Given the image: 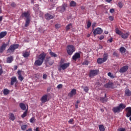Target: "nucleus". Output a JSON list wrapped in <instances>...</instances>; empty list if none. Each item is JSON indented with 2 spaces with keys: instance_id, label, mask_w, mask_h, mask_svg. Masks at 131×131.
<instances>
[{
  "instance_id": "obj_1",
  "label": "nucleus",
  "mask_w": 131,
  "mask_h": 131,
  "mask_svg": "<svg viewBox=\"0 0 131 131\" xmlns=\"http://www.w3.org/2000/svg\"><path fill=\"white\" fill-rule=\"evenodd\" d=\"M46 56H47V54L45 53H41L39 55L38 59L35 61L34 65L35 66H41L42 63H43V60L46 59Z\"/></svg>"
},
{
  "instance_id": "obj_2",
  "label": "nucleus",
  "mask_w": 131,
  "mask_h": 131,
  "mask_svg": "<svg viewBox=\"0 0 131 131\" xmlns=\"http://www.w3.org/2000/svg\"><path fill=\"white\" fill-rule=\"evenodd\" d=\"M108 59V53H104L103 54V58H99L97 60L98 64H103L104 62H106Z\"/></svg>"
},
{
  "instance_id": "obj_3",
  "label": "nucleus",
  "mask_w": 131,
  "mask_h": 131,
  "mask_svg": "<svg viewBox=\"0 0 131 131\" xmlns=\"http://www.w3.org/2000/svg\"><path fill=\"white\" fill-rule=\"evenodd\" d=\"M67 51L69 56H71L75 52V47L73 45H68L67 47Z\"/></svg>"
},
{
  "instance_id": "obj_4",
  "label": "nucleus",
  "mask_w": 131,
  "mask_h": 131,
  "mask_svg": "<svg viewBox=\"0 0 131 131\" xmlns=\"http://www.w3.org/2000/svg\"><path fill=\"white\" fill-rule=\"evenodd\" d=\"M99 74L98 70H91L89 72V76L91 78H94L95 76Z\"/></svg>"
},
{
  "instance_id": "obj_5",
  "label": "nucleus",
  "mask_w": 131,
  "mask_h": 131,
  "mask_svg": "<svg viewBox=\"0 0 131 131\" xmlns=\"http://www.w3.org/2000/svg\"><path fill=\"white\" fill-rule=\"evenodd\" d=\"M18 48H19V45L18 44H13L10 46L7 50V53H14L15 52V50H16Z\"/></svg>"
},
{
  "instance_id": "obj_6",
  "label": "nucleus",
  "mask_w": 131,
  "mask_h": 131,
  "mask_svg": "<svg viewBox=\"0 0 131 131\" xmlns=\"http://www.w3.org/2000/svg\"><path fill=\"white\" fill-rule=\"evenodd\" d=\"M70 66V63L67 62V63H64L63 64H61L60 65V68H58V70L60 71V70H66L67 69L68 67H69Z\"/></svg>"
},
{
  "instance_id": "obj_7",
  "label": "nucleus",
  "mask_w": 131,
  "mask_h": 131,
  "mask_svg": "<svg viewBox=\"0 0 131 131\" xmlns=\"http://www.w3.org/2000/svg\"><path fill=\"white\" fill-rule=\"evenodd\" d=\"M103 33V30L101 28H97L93 31L94 36H96L97 35L102 34Z\"/></svg>"
},
{
  "instance_id": "obj_8",
  "label": "nucleus",
  "mask_w": 131,
  "mask_h": 131,
  "mask_svg": "<svg viewBox=\"0 0 131 131\" xmlns=\"http://www.w3.org/2000/svg\"><path fill=\"white\" fill-rule=\"evenodd\" d=\"M21 17L22 18H26V19H30V13H29V11H27L26 12H23L21 15Z\"/></svg>"
},
{
  "instance_id": "obj_9",
  "label": "nucleus",
  "mask_w": 131,
  "mask_h": 131,
  "mask_svg": "<svg viewBox=\"0 0 131 131\" xmlns=\"http://www.w3.org/2000/svg\"><path fill=\"white\" fill-rule=\"evenodd\" d=\"M128 70V66H124L120 69L119 72H120V73H124V72H126Z\"/></svg>"
},
{
  "instance_id": "obj_10",
  "label": "nucleus",
  "mask_w": 131,
  "mask_h": 131,
  "mask_svg": "<svg viewBox=\"0 0 131 131\" xmlns=\"http://www.w3.org/2000/svg\"><path fill=\"white\" fill-rule=\"evenodd\" d=\"M125 111L126 112V117H130L131 116V107H127L125 108Z\"/></svg>"
},
{
  "instance_id": "obj_11",
  "label": "nucleus",
  "mask_w": 131,
  "mask_h": 131,
  "mask_svg": "<svg viewBox=\"0 0 131 131\" xmlns=\"http://www.w3.org/2000/svg\"><path fill=\"white\" fill-rule=\"evenodd\" d=\"M8 44L3 43V45L0 47V53H4V51L6 50V48L8 47Z\"/></svg>"
},
{
  "instance_id": "obj_12",
  "label": "nucleus",
  "mask_w": 131,
  "mask_h": 131,
  "mask_svg": "<svg viewBox=\"0 0 131 131\" xmlns=\"http://www.w3.org/2000/svg\"><path fill=\"white\" fill-rule=\"evenodd\" d=\"M114 84L112 82H108L107 83L104 84V88L106 89H113Z\"/></svg>"
},
{
  "instance_id": "obj_13",
  "label": "nucleus",
  "mask_w": 131,
  "mask_h": 131,
  "mask_svg": "<svg viewBox=\"0 0 131 131\" xmlns=\"http://www.w3.org/2000/svg\"><path fill=\"white\" fill-rule=\"evenodd\" d=\"M79 58H80V54L79 53H75L72 57V59L74 61H76V60H77V59H79Z\"/></svg>"
},
{
  "instance_id": "obj_14",
  "label": "nucleus",
  "mask_w": 131,
  "mask_h": 131,
  "mask_svg": "<svg viewBox=\"0 0 131 131\" xmlns=\"http://www.w3.org/2000/svg\"><path fill=\"white\" fill-rule=\"evenodd\" d=\"M100 101L102 103H106L108 101V98H107V94H105L104 97H100Z\"/></svg>"
},
{
  "instance_id": "obj_15",
  "label": "nucleus",
  "mask_w": 131,
  "mask_h": 131,
  "mask_svg": "<svg viewBox=\"0 0 131 131\" xmlns=\"http://www.w3.org/2000/svg\"><path fill=\"white\" fill-rule=\"evenodd\" d=\"M41 101L42 103H46V102H48V94L43 95L41 98Z\"/></svg>"
},
{
  "instance_id": "obj_16",
  "label": "nucleus",
  "mask_w": 131,
  "mask_h": 131,
  "mask_svg": "<svg viewBox=\"0 0 131 131\" xmlns=\"http://www.w3.org/2000/svg\"><path fill=\"white\" fill-rule=\"evenodd\" d=\"M76 94V89H73L70 93H69V97L72 98Z\"/></svg>"
},
{
  "instance_id": "obj_17",
  "label": "nucleus",
  "mask_w": 131,
  "mask_h": 131,
  "mask_svg": "<svg viewBox=\"0 0 131 131\" xmlns=\"http://www.w3.org/2000/svg\"><path fill=\"white\" fill-rule=\"evenodd\" d=\"M45 18L47 20H51V19H54V16L49 13L45 14Z\"/></svg>"
},
{
  "instance_id": "obj_18",
  "label": "nucleus",
  "mask_w": 131,
  "mask_h": 131,
  "mask_svg": "<svg viewBox=\"0 0 131 131\" xmlns=\"http://www.w3.org/2000/svg\"><path fill=\"white\" fill-rule=\"evenodd\" d=\"M128 36H129V33H128V32H127L126 33H122V34L121 35V37L123 39H126V38H127V37H128Z\"/></svg>"
},
{
  "instance_id": "obj_19",
  "label": "nucleus",
  "mask_w": 131,
  "mask_h": 131,
  "mask_svg": "<svg viewBox=\"0 0 131 131\" xmlns=\"http://www.w3.org/2000/svg\"><path fill=\"white\" fill-rule=\"evenodd\" d=\"M14 82H17V77H12L11 80L10 82L11 85H14Z\"/></svg>"
},
{
  "instance_id": "obj_20",
  "label": "nucleus",
  "mask_w": 131,
  "mask_h": 131,
  "mask_svg": "<svg viewBox=\"0 0 131 131\" xmlns=\"http://www.w3.org/2000/svg\"><path fill=\"white\" fill-rule=\"evenodd\" d=\"M113 111L114 113H119L121 111L119 106H116L113 108Z\"/></svg>"
},
{
  "instance_id": "obj_21",
  "label": "nucleus",
  "mask_w": 131,
  "mask_h": 131,
  "mask_svg": "<svg viewBox=\"0 0 131 131\" xmlns=\"http://www.w3.org/2000/svg\"><path fill=\"white\" fill-rule=\"evenodd\" d=\"M14 61V57L13 56H10L7 58V63H11Z\"/></svg>"
},
{
  "instance_id": "obj_22",
  "label": "nucleus",
  "mask_w": 131,
  "mask_h": 131,
  "mask_svg": "<svg viewBox=\"0 0 131 131\" xmlns=\"http://www.w3.org/2000/svg\"><path fill=\"white\" fill-rule=\"evenodd\" d=\"M30 55V52L25 51L23 53V56L24 58H28Z\"/></svg>"
},
{
  "instance_id": "obj_23",
  "label": "nucleus",
  "mask_w": 131,
  "mask_h": 131,
  "mask_svg": "<svg viewBox=\"0 0 131 131\" xmlns=\"http://www.w3.org/2000/svg\"><path fill=\"white\" fill-rule=\"evenodd\" d=\"M19 107L21 110H23V111H25L26 110V105L23 103H20L19 104Z\"/></svg>"
},
{
  "instance_id": "obj_24",
  "label": "nucleus",
  "mask_w": 131,
  "mask_h": 131,
  "mask_svg": "<svg viewBox=\"0 0 131 131\" xmlns=\"http://www.w3.org/2000/svg\"><path fill=\"white\" fill-rule=\"evenodd\" d=\"M125 96L129 97L131 96V92L128 89H126L125 91Z\"/></svg>"
},
{
  "instance_id": "obj_25",
  "label": "nucleus",
  "mask_w": 131,
  "mask_h": 131,
  "mask_svg": "<svg viewBox=\"0 0 131 131\" xmlns=\"http://www.w3.org/2000/svg\"><path fill=\"white\" fill-rule=\"evenodd\" d=\"M50 57H49V58H47L46 60V63H47V64H49V65H50V66H52V65H53L54 64V61H50Z\"/></svg>"
},
{
  "instance_id": "obj_26",
  "label": "nucleus",
  "mask_w": 131,
  "mask_h": 131,
  "mask_svg": "<svg viewBox=\"0 0 131 131\" xmlns=\"http://www.w3.org/2000/svg\"><path fill=\"white\" fill-rule=\"evenodd\" d=\"M120 110L121 111L122 110H123V109L125 108V107H126V106H125V104H123V103H120L119 106H118Z\"/></svg>"
},
{
  "instance_id": "obj_27",
  "label": "nucleus",
  "mask_w": 131,
  "mask_h": 131,
  "mask_svg": "<svg viewBox=\"0 0 131 131\" xmlns=\"http://www.w3.org/2000/svg\"><path fill=\"white\" fill-rule=\"evenodd\" d=\"M30 24V18H27L26 20V23L25 24V27H28Z\"/></svg>"
},
{
  "instance_id": "obj_28",
  "label": "nucleus",
  "mask_w": 131,
  "mask_h": 131,
  "mask_svg": "<svg viewBox=\"0 0 131 131\" xmlns=\"http://www.w3.org/2000/svg\"><path fill=\"white\" fill-rule=\"evenodd\" d=\"M27 113H28V109L25 111L23 115H21V118H25L27 116Z\"/></svg>"
},
{
  "instance_id": "obj_29",
  "label": "nucleus",
  "mask_w": 131,
  "mask_h": 131,
  "mask_svg": "<svg viewBox=\"0 0 131 131\" xmlns=\"http://www.w3.org/2000/svg\"><path fill=\"white\" fill-rule=\"evenodd\" d=\"M7 35V32L6 31L5 32H1L0 33V39L2 38H4L5 36Z\"/></svg>"
},
{
  "instance_id": "obj_30",
  "label": "nucleus",
  "mask_w": 131,
  "mask_h": 131,
  "mask_svg": "<svg viewBox=\"0 0 131 131\" xmlns=\"http://www.w3.org/2000/svg\"><path fill=\"white\" fill-rule=\"evenodd\" d=\"M9 119L12 120V121H14L15 120V115H14V114H9Z\"/></svg>"
},
{
  "instance_id": "obj_31",
  "label": "nucleus",
  "mask_w": 131,
  "mask_h": 131,
  "mask_svg": "<svg viewBox=\"0 0 131 131\" xmlns=\"http://www.w3.org/2000/svg\"><path fill=\"white\" fill-rule=\"evenodd\" d=\"M115 32L116 33V34H118V35H122V32H121V31L119 30V29L117 28L115 29Z\"/></svg>"
},
{
  "instance_id": "obj_32",
  "label": "nucleus",
  "mask_w": 131,
  "mask_h": 131,
  "mask_svg": "<svg viewBox=\"0 0 131 131\" xmlns=\"http://www.w3.org/2000/svg\"><path fill=\"white\" fill-rule=\"evenodd\" d=\"M70 7H76V2L74 1H72L70 4Z\"/></svg>"
},
{
  "instance_id": "obj_33",
  "label": "nucleus",
  "mask_w": 131,
  "mask_h": 131,
  "mask_svg": "<svg viewBox=\"0 0 131 131\" xmlns=\"http://www.w3.org/2000/svg\"><path fill=\"white\" fill-rule=\"evenodd\" d=\"M70 28H72V24L70 23L68 25L66 28V31H68L70 29Z\"/></svg>"
},
{
  "instance_id": "obj_34",
  "label": "nucleus",
  "mask_w": 131,
  "mask_h": 131,
  "mask_svg": "<svg viewBox=\"0 0 131 131\" xmlns=\"http://www.w3.org/2000/svg\"><path fill=\"white\" fill-rule=\"evenodd\" d=\"M4 95H9L10 94V90L8 89H5L3 91Z\"/></svg>"
},
{
  "instance_id": "obj_35",
  "label": "nucleus",
  "mask_w": 131,
  "mask_h": 131,
  "mask_svg": "<svg viewBox=\"0 0 131 131\" xmlns=\"http://www.w3.org/2000/svg\"><path fill=\"white\" fill-rule=\"evenodd\" d=\"M82 89H83L84 92H85V93H88V92H89V87H88V86H81Z\"/></svg>"
},
{
  "instance_id": "obj_36",
  "label": "nucleus",
  "mask_w": 131,
  "mask_h": 131,
  "mask_svg": "<svg viewBox=\"0 0 131 131\" xmlns=\"http://www.w3.org/2000/svg\"><path fill=\"white\" fill-rule=\"evenodd\" d=\"M99 129L100 131H105V127L103 125H100L99 126Z\"/></svg>"
},
{
  "instance_id": "obj_37",
  "label": "nucleus",
  "mask_w": 131,
  "mask_h": 131,
  "mask_svg": "<svg viewBox=\"0 0 131 131\" xmlns=\"http://www.w3.org/2000/svg\"><path fill=\"white\" fill-rule=\"evenodd\" d=\"M49 54L51 56H52V57H58V55L57 54H56V53L52 52V51H50L49 52Z\"/></svg>"
},
{
  "instance_id": "obj_38",
  "label": "nucleus",
  "mask_w": 131,
  "mask_h": 131,
  "mask_svg": "<svg viewBox=\"0 0 131 131\" xmlns=\"http://www.w3.org/2000/svg\"><path fill=\"white\" fill-rule=\"evenodd\" d=\"M126 49L124 48V47H122L120 48V51L121 53H125Z\"/></svg>"
},
{
  "instance_id": "obj_39",
  "label": "nucleus",
  "mask_w": 131,
  "mask_h": 131,
  "mask_svg": "<svg viewBox=\"0 0 131 131\" xmlns=\"http://www.w3.org/2000/svg\"><path fill=\"white\" fill-rule=\"evenodd\" d=\"M107 75H108V76L111 77V78H114L115 77V76H114V75H113V74L111 73V72H109L107 74Z\"/></svg>"
},
{
  "instance_id": "obj_40",
  "label": "nucleus",
  "mask_w": 131,
  "mask_h": 131,
  "mask_svg": "<svg viewBox=\"0 0 131 131\" xmlns=\"http://www.w3.org/2000/svg\"><path fill=\"white\" fill-rule=\"evenodd\" d=\"M117 6L118 7H119V8H120V9H121L123 7V5L120 2H118Z\"/></svg>"
},
{
  "instance_id": "obj_41",
  "label": "nucleus",
  "mask_w": 131,
  "mask_h": 131,
  "mask_svg": "<svg viewBox=\"0 0 131 131\" xmlns=\"http://www.w3.org/2000/svg\"><path fill=\"white\" fill-rule=\"evenodd\" d=\"M61 10L60 12H63L66 10V7L65 5H62V7H61Z\"/></svg>"
},
{
  "instance_id": "obj_42",
  "label": "nucleus",
  "mask_w": 131,
  "mask_h": 131,
  "mask_svg": "<svg viewBox=\"0 0 131 131\" xmlns=\"http://www.w3.org/2000/svg\"><path fill=\"white\" fill-rule=\"evenodd\" d=\"M27 125H23L21 126V128L22 130H25L26 129V128L27 127Z\"/></svg>"
},
{
  "instance_id": "obj_43",
  "label": "nucleus",
  "mask_w": 131,
  "mask_h": 131,
  "mask_svg": "<svg viewBox=\"0 0 131 131\" xmlns=\"http://www.w3.org/2000/svg\"><path fill=\"white\" fill-rule=\"evenodd\" d=\"M35 121V118H34V117H32L30 119V122H31V123H33V122H34Z\"/></svg>"
},
{
  "instance_id": "obj_44",
  "label": "nucleus",
  "mask_w": 131,
  "mask_h": 131,
  "mask_svg": "<svg viewBox=\"0 0 131 131\" xmlns=\"http://www.w3.org/2000/svg\"><path fill=\"white\" fill-rule=\"evenodd\" d=\"M113 55V56H115V57H117V58H118V57H119V54L115 51L114 52Z\"/></svg>"
},
{
  "instance_id": "obj_45",
  "label": "nucleus",
  "mask_w": 131,
  "mask_h": 131,
  "mask_svg": "<svg viewBox=\"0 0 131 131\" xmlns=\"http://www.w3.org/2000/svg\"><path fill=\"white\" fill-rule=\"evenodd\" d=\"M18 79L20 81H23V79H24V77L22 76V75L18 76Z\"/></svg>"
},
{
  "instance_id": "obj_46",
  "label": "nucleus",
  "mask_w": 131,
  "mask_h": 131,
  "mask_svg": "<svg viewBox=\"0 0 131 131\" xmlns=\"http://www.w3.org/2000/svg\"><path fill=\"white\" fill-rule=\"evenodd\" d=\"M91 26H92V23H91V21H88V22L87 23V28H90V27H91Z\"/></svg>"
},
{
  "instance_id": "obj_47",
  "label": "nucleus",
  "mask_w": 131,
  "mask_h": 131,
  "mask_svg": "<svg viewBox=\"0 0 131 131\" xmlns=\"http://www.w3.org/2000/svg\"><path fill=\"white\" fill-rule=\"evenodd\" d=\"M55 27L56 29H59V28L61 27V25H60L59 24H57L55 25Z\"/></svg>"
},
{
  "instance_id": "obj_48",
  "label": "nucleus",
  "mask_w": 131,
  "mask_h": 131,
  "mask_svg": "<svg viewBox=\"0 0 131 131\" xmlns=\"http://www.w3.org/2000/svg\"><path fill=\"white\" fill-rule=\"evenodd\" d=\"M1 66V68H0V76L1 75H2V74H3V73H4V71H3V67H2V66L0 65Z\"/></svg>"
},
{
  "instance_id": "obj_49",
  "label": "nucleus",
  "mask_w": 131,
  "mask_h": 131,
  "mask_svg": "<svg viewBox=\"0 0 131 131\" xmlns=\"http://www.w3.org/2000/svg\"><path fill=\"white\" fill-rule=\"evenodd\" d=\"M73 121H74V120L73 119H70L68 121L69 123H70V124H73Z\"/></svg>"
},
{
  "instance_id": "obj_50",
  "label": "nucleus",
  "mask_w": 131,
  "mask_h": 131,
  "mask_svg": "<svg viewBox=\"0 0 131 131\" xmlns=\"http://www.w3.org/2000/svg\"><path fill=\"white\" fill-rule=\"evenodd\" d=\"M62 88H63V85L62 84H59L57 86V89H62Z\"/></svg>"
},
{
  "instance_id": "obj_51",
  "label": "nucleus",
  "mask_w": 131,
  "mask_h": 131,
  "mask_svg": "<svg viewBox=\"0 0 131 131\" xmlns=\"http://www.w3.org/2000/svg\"><path fill=\"white\" fill-rule=\"evenodd\" d=\"M11 6L13 7V8H15L16 7V3H15L14 2H12L11 4Z\"/></svg>"
},
{
  "instance_id": "obj_52",
  "label": "nucleus",
  "mask_w": 131,
  "mask_h": 131,
  "mask_svg": "<svg viewBox=\"0 0 131 131\" xmlns=\"http://www.w3.org/2000/svg\"><path fill=\"white\" fill-rule=\"evenodd\" d=\"M108 19L110 20V21H113V20H114V17H113L112 16H110L108 17Z\"/></svg>"
},
{
  "instance_id": "obj_53",
  "label": "nucleus",
  "mask_w": 131,
  "mask_h": 131,
  "mask_svg": "<svg viewBox=\"0 0 131 131\" xmlns=\"http://www.w3.org/2000/svg\"><path fill=\"white\" fill-rule=\"evenodd\" d=\"M83 65H89V61L85 60L83 63Z\"/></svg>"
},
{
  "instance_id": "obj_54",
  "label": "nucleus",
  "mask_w": 131,
  "mask_h": 131,
  "mask_svg": "<svg viewBox=\"0 0 131 131\" xmlns=\"http://www.w3.org/2000/svg\"><path fill=\"white\" fill-rule=\"evenodd\" d=\"M47 77H48V75L46 74H43V79H47Z\"/></svg>"
},
{
  "instance_id": "obj_55",
  "label": "nucleus",
  "mask_w": 131,
  "mask_h": 131,
  "mask_svg": "<svg viewBox=\"0 0 131 131\" xmlns=\"http://www.w3.org/2000/svg\"><path fill=\"white\" fill-rule=\"evenodd\" d=\"M108 41H110V42H112V41H113V38L112 37H110V38L108 40Z\"/></svg>"
},
{
  "instance_id": "obj_56",
  "label": "nucleus",
  "mask_w": 131,
  "mask_h": 131,
  "mask_svg": "<svg viewBox=\"0 0 131 131\" xmlns=\"http://www.w3.org/2000/svg\"><path fill=\"white\" fill-rule=\"evenodd\" d=\"M105 38V37L103 35H101L100 37H99V39L100 40H102L103 39H104V38Z\"/></svg>"
},
{
  "instance_id": "obj_57",
  "label": "nucleus",
  "mask_w": 131,
  "mask_h": 131,
  "mask_svg": "<svg viewBox=\"0 0 131 131\" xmlns=\"http://www.w3.org/2000/svg\"><path fill=\"white\" fill-rule=\"evenodd\" d=\"M110 13H114V12H115V10H114V9H110Z\"/></svg>"
},
{
  "instance_id": "obj_58",
  "label": "nucleus",
  "mask_w": 131,
  "mask_h": 131,
  "mask_svg": "<svg viewBox=\"0 0 131 131\" xmlns=\"http://www.w3.org/2000/svg\"><path fill=\"white\" fill-rule=\"evenodd\" d=\"M119 131H125V129L124 128H120L119 129Z\"/></svg>"
},
{
  "instance_id": "obj_59",
  "label": "nucleus",
  "mask_w": 131,
  "mask_h": 131,
  "mask_svg": "<svg viewBox=\"0 0 131 131\" xmlns=\"http://www.w3.org/2000/svg\"><path fill=\"white\" fill-rule=\"evenodd\" d=\"M21 71L20 70H18L17 71V73L18 74V76H20V75H21Z\"/></svg>"
},
{
  "instance_id": "obj_60",
  "label": "nucleus",
  "mask_w": 131,
  "mask_h": 131,
  "mask_svg": "<svg viewBox=\"0 0 131 131\" xmlns=\"http://www.w3.org/2000/svg\"><path fill=\"white\" fill-rule=\"evenodd\" d=\"M14 70H17V69H18V66H14Z\"/></svg>"
},
{
  "instance_id": "obj_61",
  "label": "nucleus",
  "mask_w": 131,
  "mask_h": 131,
  "mask_svg": "<svg viewBox=\"0 0 131 131\" xmlns=\"http://www.w3.org/2000/svg\"><path fill=\"white\" fill-rule=\"evenodd\" d=\"M95 26H96V23H94L92 24V27L93 28H95Z\"/></svg>"
},
{
  "instance_id": "obj_62",
  "label": "nucleus",
  "mask_w": 131,
  "mask_h": 131,
  "mask_svg": "<svg viewBox=\"0 0 131 131\" xmlns=\"http://www.w3.org/2000/svg\"><path fill=\"white\" fill-rule=\"evenodd\" d=\"M105 2L106 3H111V2H112V0H105Z\"/></svg>"
},
{
  "instance_id": "obj_63",
  "label": "nucleus",
  "mask_w": 131,
  "mask_h": 131,
  "mask_svg": "<svg viewBox=\"0 0 131 131\" xmlns=\"http://www.w3.org/2000/svg\"><path fill=\"white\" fill-rule=\"evenodd\" d=\"M104 33L105 34H108V33H109V32H108L107 31H104Z\"/></svg>"
},
{
  "instance_id": "obj_64",
  "label": "nucleus",
  "mask_w": 131,
  "mask_h": 131,
  "mask_svg": "<svg viewBox=\"0 0 131 131\" xmlns=\"http://www.w3.org/2000/svg\"><path fill=\"white\" fill-rule=\"evenodd\" d=\"M39 127H36V129H35V131H39Z\"/></svg>"
}]
</instances>
